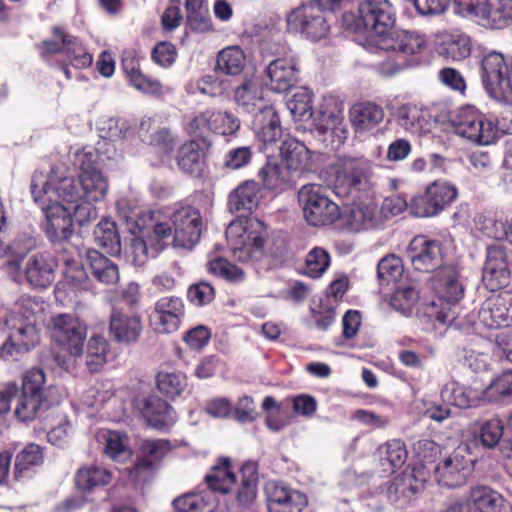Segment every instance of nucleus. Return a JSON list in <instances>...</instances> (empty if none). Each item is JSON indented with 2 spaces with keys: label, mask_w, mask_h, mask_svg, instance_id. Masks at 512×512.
<instances>
[{
  "label": "nucleus",
  "mask_w": 512,
  "mask_h": 512,
  "mask_svg": "<svg viewBox=\"0 0 512 512\" xmlns=\"http://www.w3.org/2000/svg\"><path fill=\"white\" fill-rule=\"evenodd\" d=\"M352 128L358 134H366L375 131L382 123L385 113L383 108L370 101L353 104L348 112Z\"/></svg>",
  "instance_id": "obj_24"
},
{
  "label": "nucleus",
  "mask_w": 512,
  "mask_h": 512,
  "mask_svg": "<svg viewBox=\"0 0 512 512\" xmlns=\"http://www.w3.org/2000/svg\"><path fill=\"white\" fill-rule=\"evenodd\" d=\"M94 237L97 244L108 251L120 250V238L114 221L102 219L94 230Z\"/></svg>",
  "instance_id": "obj_47"
},
{
  "label": "nucleus",
  "mask_w": 512,
  "mask_h": 512,
  "mask_svg": "<svg viewBox=\"0 0 512 512\" xmlns=\"http://www.w3.org/2000/svg\"><path fill=\"white\" fill-rule=\"evenodd\" d=\"M46 176L50 179L52 193L70 202L82 199L101 201L108 191V181L100 170L79 174V186L59 167L53 168Z\"/></svg>",
  "instance_id": "obj_6"
},
{
  "label": "nucleus",
  "mask_w": 512,
  "mask_h": 512,
  "mask_svg": "<svg viewBox=\"0 0 512 512\" xmlns=\"http://www.w3.org/2000/svg\"><path fill=\"white\" fill-rule=\"evenodd\" d=\"M10 330L7 340L0 347V358L7 360L33 348L40 339L39 325L10 316L7 320Z\"/></svg>",
  "instance_id": "obj_13"
},
{
  "label": "nucleus",
  "mask_w": 512,
  "mask_h": 512,
  "mask_svg": "<svg viewBox=\"0 0 512 512\" xmlns=\"http://www.w3.org/2000/svg\"><path fill=\"white\" fill-rule=\"evenodd\" d=\"M245 54L239 46H228L217 56V68L227 75H238L245 67Z\"/></svg>",
  "instance_id": "obj_44"
},
{
  "label": "nucleus",
  "mask_w": 512,
  "mask_h": 512,
  "mask_svg": "<svg viewBox=\"0 0 512 512\" xmlns=\"http://www.w3.org/2000/svg\"><path fill=\"white\" fill-rule=\"evenodd\" d=\"M334 170L338 182L356 187L368 179L372 167L364 157L342 156L337 159Z\"/></svg>",
  "instance_id": "obj_26"
},
{
  "label": "nucleus",
  "mask_w": 512,
  "mask_h": 512,
  "mask_svg": "<svg viewBox=\"0 0 512 512\" xmlns=\"http://www.w3.org/2000/svg\"><path fill=\"white\" fill-rule=\"evenodd\" d=\"M205 152L196 141H189L181 146L177 156L178 166L186 173L199 175Z\"/></svg>",
  "instance_id": "obj_41"
},
{
  "label": "nucleus",
  "mask_w": 512,
  "mask_h": 512,
  "mask_svg": "<svg viewBox=\"0 0 512 512\" xmlns=\"http://www.w3.org/2000/svg\"><path fill=\"white\" fill-rule=\"evenodd\" d=\"M98 439L103 443L105 455L112 460L125 462L131 457L132 451L127 435L117 431L102 430L98 434Z\"/></svg>",
  "instance_id": "obj_34"
},
{
  "label": "nucleus",
  "mask_w": 512,
  "mask_h": 512,
  "mask_svg": "<svg viewBox=\"0 0 512 512\" xmlns=\"http://www.w3.org/2000/svg\"><path fill=\"white\" fill-rule=\"evenodd\" d=\"M31 193L45 213L47 237L54 242L69 239L73 234V217L66 203L52 193L50 179L41 172L35 173Z\"/></svg>",
  "instance_id": "obj_4"
},
{
  "label": "nucleus",
  "mask_w": 512,
  "mask_h": 512,
  "mask_svg": "<svg viewBox=\"0 0 512 512\" xmlns=\"http://www.w3.org/2000/svg\"><path fill=\"white\" fill-rule=\"evenodd\" d=\"M260 198L261 190L259 185L253 180H248L240 184L229 195L228 205L233 212L241 210L252 211L259 204Z\"/></svg>",
  "instance_id": "obj_33"
},
{
  "label": "nucleus",
  "mask_w": 512,
  "mask_h": 512,
  "mask_svg": "<svg viewBox=\"0 0 512 512\" xmlns=\"http://www.w3.org/2000/svg\"><path fill=\"white\" fill-rule=\"evenodd\" d=\"M469 501L480 512H512L511 504L488 486L473 487L470 490Z\"/></svg>",
  "instance_id": "obj_31"
},
{
  "label": "nucleus",
  "mask_w": 512,
  "mask_h": 512,
  "mask_svg": "<svg viewBox=\"0 0 512 512\" xmlns=\"http://www.w3.org/2000/svg\"><path fill=\"white\" fill-rule=\"evenodd\" d=\"M170 443L167 440L155 439L144 440L140 446V458L151 461V466L160 461L169 451Z\"/></svg>",
  "instance_id": "obj_63"
},
{
  "label": "nucleus",
  "mask_w": 512,
  "mask_h": 512,
  "mask_svg": "<svg viewBox=\"0 0 512 512\" xmlns=\"http://www.w3.org/2000/svg\"><path fill=\"white\" fill-rule=\"evenodd\" d=\"M56 266L49 254L36 253L27 259L23 275L30 286L46 288L54 281Z\"/></svg>",
  "instance_id": "obj_23"
},
{
  "label": "nucleus",
  "mask_w": 512,
  "mask_h": 512,
  "mask_svg": "<svg viewBox=\"0 0 512 512\" xmlns=\"http://www.w3.org/2000/svg\"><path fill=\"white\" fill-rule=\"evenodd\" d=\"M478 324L500 329L512 324V291H502L486 298L478 311Z\"/></svg>",
  "instance_id": "obj_16"
},
{
  "label": "nucleus",
  "mask_w": 512,
  "mask_h": 512,
  "mask_svg": "<svg viewBox=\"0 0 512 512\" xmlns=\"http://www.w3.org/2000/svg\"><path fill=\"white\" fill-rule=\"evenodd\" d=\"M435 202L431 200V197L428 196V192L425 191L421 194L414 196L410 202V212L416 217L426 218V217H434L442 212V210L434 204Z\"/></svg>",
  "instance_id": "obj_64"
},
{
  "label": "nucleus",
  "mask_w": 512,
  "mask_h": 512,
  "mask_svg": "<svg viewBox=\"0 0 512 512\" xmlns=\"http://www.w3.org/2000/svg\"><path fill=\"white\" fill-rule=\"evenodd\" d=\"M280 156L288 170H299L308 165L310 151L298 140L287 138L280 146Z\"/></svg>",
  "instance_id": "obj_37"
},
{
  "label": "nucleus",
  "mask_w": 512,
  "mask_h": 512,
  "mask_svg": "<svg viewBox=\"0 0 512 512\" xmlns=\"http://www.w3.org/2000/svg\"><path fill=\"white\" fill-rule=\"evenodd\" d=\"M207 266L210 273L229 282H239L244 276L243 271L239 267L221 257L210 259Z\"/></svg>",
  "instance_id": "obj_58"
},
{
  "label": "nucleus",
  "mask_w": 512,
  "mask_h": 512,
  "mask_svg": "<svg viewBox=\"0 0 512 512\" xmlns=\"http://www.w3.org/2000/svg\"><path fill=\"white\" fill-rule=\"evenodd\" d=\"M288 30L300 33L307 39L319 40L329 32L328 20L315 4H307L292 10L287 16Z\"/></svg>",
  "instance_id": "obj_12"
},
{
  "label": "nucleus",
  "mask_w": 512,
  "mask_h": 512,
  "mask_svg": "<svg viewBox=\"0 0 512 512\" xmlns=\"http://www.w3.org/2000/svg\"><path fill=\"white\" fill-rule=\"evenodd\" d=\"M175 512H211L212 507L202 494L191 493L183 495L173 502Z\"/></svg>",
  "instance_id": "obj_60"
},
{
  "label": "nucleus",
  "mask_w": 512,
  "mask_h": 512,
  "mask_svg": "<svg viewBox=\"0 0 512 512\" xmlns=\"http://www.w3.org/2000/svg\"><path fill=\"white\" fill-rule=\"evenodd\" d=\"M390 43H382L378 50L394 52L407 60L408 56L422 53L427 46L425 36L416 31L395 30L386 37Z\"/></svg>",
  "instance_id": "obj_22"
},
{
  "label": "nucleus",
  "mask_w": 512,
  "mask_h": 512,
  "mask_svg": "<svg viewBox=\"0 0 512 512\" xmlns=\"http://www.w3.org/2000/svg\"><path fill=\"white\" fill-rule=\"evenodd\" d=\"M342 24L349 31L367 34L364 47L375 51L382 43L391 42L386 37L395 28L396 11L389 0H365L342 15Z\"/></svg>",
  "instance_id": "obj_1"
},
{
  "label": "nucleus",
  "mask_w": 512,
  "mask_h": 512,
  "mask_svg": "<svg viewBox=\"0 0 512 512\" xmlns=\"http://www.w3.org/2000/svg\"><path fill=\"white\" fill-rule=\"evenodd\" d=\"M132 405L147 424L156 429H167L176 421L173 408L157 395L139 392L133 398Z\"/></svg>",
  "instance_id": "obj_14"
},
{
  "label": "nucleus",
  "mask_w": 512,
  "mask_h": 512,
  "mask_svg": "<svg viewBox=\"0 0 512 512\" xmlns=\"http://www.w3.org/2000/svg\"><path fill=\"white\" fill-rule=\"evenodd\" d=\"M108 343L101 336H93L87 344L85 364L90 372L99 371L106 363Z\"/></svg>",
  "instance_id": "obj_45"
},
{
  "label": "nucleus",
  "mask_w": 512,
  "mask_h": 512,
  "mask_svg": "<svg viewBox=\"0 0 512 512\" xmlns=\"http://www.w3.org/2000/svg\"><path fill=\"white\" fill-rule=\"evenodd\" d=\"M298 201L305 221L313 227H324L337 223L341 216L339 206L316 184L304 185L298 192Z\"/></svg>",
  "instance_id": "obj_8"
},
{
  "label": "nucleus",
  "mask_w": 512,
  "mask_h": 512,
  "mask_svg": "<svg viewBox=\"0 0 512 512\" xmlns=\"http://www.w3.org/2000/svg\"><path fill=\"white\" fill-rule=\"evenodd\" d=\"M184 303L176 296H165L158 299L150 314V324L153 329L162 334L176 332L184 316Z\"/></svg>",
  "instance_id": "obj_17"
},
{
  "label": "nucleus",
  "mask_w": 512,
  "mask_h": 512,
  "mask_svg": "<svg viewBox=\"0 0 512 512\" xmlns=\"http://www.w3.org/2000/svg\"><path fill=\"white\" fill-rule=\"evenodd\" d=\"M88 260L94 277L106 285H114L120 279L118 266L98 251L88 252Z\"/></svg>",
  "instance_id": "obj_38"
},
{
  "label": "nucleus",
  "mask_w": 512,
  "mask_h": 512,
  "mask_svg": "<svg viewBox=\"0 0 512 512\" xmlns=\"http://www.w3.org/2000/svg\"><path fill=\"white\" fill-rule=\"evenodd\" d=\"M258 474L256 466L253 463H246L241 467L240 480L236 479V484L231 492H234L235 500L240 507H249L257 497Z\"/></svg>",
  "instance_id": "obj_30"
},
{
  "label": "nucleus",
  "mask_w": 512,
  "mask_h": 512,
  "mask_svg": "<svg viewBox=\"0 0 512 512\" xmlns=\"http://www.w3.org/2000/svg\"><path fill=\"white\" fill-rule=\"evenodd\" d=\"M432 288L435 297L425 305V314L441 324H453L459 317L460 301L464 297V287L455 267L436 270L432 277Z\"/></svg>",
  "instance_id": "obj_3"
},
{
  "label": "nucleus",
  "mask_w": 512,
  "mask_h": 512,
  "mask_svg": "<svg viewBox=\"0 0 512 512\" xmlns=\"http://www.w3.org/2000/svg\"><path fill=\"white\" fill-rule=\"evenodd\" d=\"M253 128L257 136L266 143L275 142L282 134L279 116L272 106L259 108L254 115Z\"/></svg>",
  "instance_id": "obj_32"
},
{
  "label": "nucleus",
  "mask_w": 512,
  "mask_h": 512,
  "mask_svg": "<svg viewBox=\"0 0 512 512\" xmlns=\"http://www.w3.org/2000/svg\"><path fill=\"white\" fill-rule=\"evenodd\" d=\"M158 390L174 398L182 393L186 386V377L180 372H159L156 377Z\"/></svg>",
  "instance_id": "obj_50"
},
{
  "label": "nucleus",
  "mask_w": 512,
  "mask_h": 512,
  "mask_svg": "<svg viewBox=\"0 0 512 512\" xmlns=\"http://www.w3.org/2000/svg\"><path fill=\"white\" fill-rule=\"evenodd\" d=\"M426 190L436 206L442 211L451 205L458 196V190L452 183L446 180H435L430 183Z\"/></svg>",
  "instance_id": "obj_46"
},
{
  "label": "nucleus",
  "mask_w": 512,
  "mask_h": 512,
  "mask_svg": "<svg viewBox=\"0 0 512 512\" xmlns=\"http://www.w3.org/2000/svg\"><path fill=\"white\" fill-rule=\"evenodd\" d=\"M44 383V372L34 368L25 374L21 391L13 388L14 415L19 421H33L41 411Z\"/></svg>",
  "instance_id": "obj_10"
},
{
  "label": "nucleus",
  "mask_w": 512,
  "mask_h": 512,
  "mask_svg": "<svg viewBox=\"0 0 512 512\" xmlns=\"http://www.w3.org/2000/svg\"><path fill=\"white\" fill-rule=\"evenodd\" d=\"M262 98V91L253 80H246L235 90L234 94L237 104L244 107L248 112L252 111V108L262 101Z\"/></svg>",
  "instance_id": "obj_53"
},
{
  "label": "nucleus",
  "mask_w": 512,
  "mask_h": 512,
  "mask_svg": "<svg viewBox=\"0 0 512 512\" xmlns=\"http://www.w3.org/2000/svg\"><path fill=\"white\" fill-rule=\"evenodd\" d=\"M510 272L507 267L506 254L501 246H490L483 270L482 281L490 291L505 286L509 281Z\"/></svg>",
  "instance_id": "obj_21"
},
{
  "label": "nucleus",
  "mask_w": 512,
  "mask_h": 512,
  "mask_svg": "<svg viewBox=\"0 0 512 512\" xmlns=\"http://www.w3.org/2000/svg\"><path fill=\"white\" fill-rule=\"evenodd\" d=\"M47 330L56 343L68 356H57L58 364L68 372H75L83 356L87 338V326L71 313H57L47 322Z\"/></svg>",
  "instance_id": "obj_5"
},
{
  "label": "nucleus",
  "mask_w": 512,
  "mask_h": 512,
  "mask_svg": "<svg viewBox=\"0 0 512 512\" xmlns=\"http://www.w3.org/2000/svg\"><path fill=\"white\" fill-rule=\"evenodd\" d=\"M265 236V226L257 218H239L226 229L228 246L240 262H254L262 258Z\"/></svg>",
  "instance_id": "obj_7"
},
{
  "label": "nucleus",
  "mask_w": 512,
  "mask_h": 512,
  "mask_svg": "<svg viewBox=\"0 0 512 512\" xmlns=\"http://www.w3.org/2000/svg\"><path fill=\"white\" fill-rule=\"evenodd\" d=\"M43 461L42 450L39 445L29 444L20 451L15 460V477L20 478L23 473L33 466L41 464Z\"/></svg>",
  "instance_id": "obj_54"
},
{
  "label": "nucleus",
  "mask_w": 512,
  "mask_h": 512,
  "mask_svg": "<svg viewBox=\"0 0 512 512\" xmlns=\"http://www.w3.org/2000/svg\"><path fill=\"white\" fill-rule=\"evenodd\" d=\"M396 116L401 128L418 136L431 133L435 125L430 112L426 108L414 104L400 106Z\"/></svg>",
  "instance_id": "obj_25"
},
{
  "label": "nucleus",
  "mask_w": 512,
  "mask_h": 512,
  "mask_svg": "<svg viewBox=\"0 0 512 512\" xmlns=\"http://www.w3.org/2000/svg\"><path fill=\"white\" fill-rule=\"evenodd\" d=\"M442 399L459 408L467 409L486 403L483 388L479 385H461L451 382L441 391Z\"/></svg>",
  "instance_id": "obj_27"
},
{
  "label": "nucleus",
  "mask_w": 512,
  "mask_h": 512,
  "mask_svg": "<svg viewBox=\"0 0 512 512\" xmlns=\"http://www.w3.org/2000/svg\"><path fill=\"white\" fill-rule=\"evenodd\" d=\"M407 256L416 270L430 272L441 262L442 250L439 242L420 235L410 242Z\"/></svg>",
  "instance_id": "obj_20"
},
{
  "label": "nucleus",
  "mask_w": 512,
  "mask_h": 512,
  "mask_svg": "<svg viewBox=\"0 0 512 512\" xmlns=\"http://www.w3.org/2000/svg\"><path fill=\"white\" fill-rule=\"evenodd\" d=\"M504 432V423L499 418H491L479 425L478 439L482 446L492 449L496 447Z\"/></svg>",
  "instance_id": "obj_51"
},
{
  "label": "nucleus",
  "mask_w": 512,
  "mask_h": 512,
  "mask_svg": "<svg viewBox=\"0 0 512 512\" xmlns=\"http://www.w3.org/2000/svg\"><path fill=\"white\" fill-rule=\"evenodd\" d=\"M474 468V460L466 445H460L435 467L436 481L445 487L464 485Z\"/></svg>",
  "instance_id": "obj_11"
},
{
  "label": "nucleus",
  "mask_w": 512,
  "mask_h": 512,
  "mask_svg": "<svg viewBox=\"0 0 512 512\" xmlns=\"http://www.w3.org/2000/svg\"><path fill=\"white\" fill-rule=\"evenodd\" d=\"M287 108L296 121L308 120L312 116V96L306 90L295 93L287 102Z\"/></svg>",
  "instance_id": "obj_56"
},
{
  "label": "nucleus",
  "mask_w": 512,
  "mask_h": 512,
  "mask_svg": "<svg viewBox=\"0 0 512 512\" xmlns=\"http://www.w3.org/2000/svg\"><path fill=\"white\" fill-rule=\"evenodd\" d=\"M382 223L378 205L374 201L354 204L341 212L337 227L349 232H360Z\"/></svg>",
  "instance_id": "obj_18"
},
{
  "label": "nucleus",
  "mask_w": 512,
  "mask_h": 512,
  "mask_svg": "<svg viewBox=\"0 0 512 512\" xmlns=\"http://www.w3.org/2000/svg\"><path fill=\"white\" fill-rule=\"evenodd\" d=\"M87 274L82 267L70 268L66 273L65 281L57 284L55 288V295L58 300L64 302L66 298H72L71 294L75 295L76 290H83L87 288Z\"/></svg>",
  "instance_id": "obj_43"
},
{
  "label": "nucleus",
  "mask_w": 512,
  "mask_h": 512,
  "mask_svg": "<svg viewBox=\"0 0 512 512\" xmlns=\"http://www.w3.org/2000/svg\"><path fill=\"white\" fill-rule=\"evenodd\" d=\"M172 243L176 247L192 248L199 240L202 220L199 211L191 206L177 209L171 217Z\"/></svg>",
  "instance_id": "obj_15"
},
{
  "label": "nucleus",
  "mask_w": 512,
  "mask_h": 512,
  "mask_svg": "<svg viewBox=\"0 0 512 512\" xmlns=\"http://www.w3.org/2000/svg\"><path fill=\"white\" fill-rule=\"evenodd\" d=\"M471 50V39L468 35L453 33L445 37L439 45L437 52L445 59L461 61L470 56Z\"/></svg>",
  "instance_id": "obj_36"
},
{
  "label": "nucleus",
  "mask_w": 512,
  "mask_h": 512,
  "mask_svg": "<svg viewBox=\"0 0 512 512\" xmlns=\"http://www.w3.org/2000/svg\"><path fill=\"white\" fill-rule=\"evenodd\" d=\"M329 265V253L321 247H315L306 256L303 273L311 278H319Z\"/></svg>",
  "instance_id": "obj_52"
},
{
  "label": "nucleus",
  "mask_w": 512,
  "mask_h": 512,
  "mask_svg": "<svg viewBox=\"0 0 512 512\" xmlns=\"http://www.w3.org/2000/svg\"><path fill=\"white\" fill-rule=\"evenodd\" d=\"M45 304L37 298L23 295L15 302L14 309L10 316L26 322H34L39 325L43 320Z\"/></svg>",
  "instance_id": "obj_42"
},
{
  "label": "nucleus",
  "mask_w": 512,
  "mask_h": 512,
  "mask_svg": "<svg viewBox=\"0 0 512 512\" xmlns=\"http://www.w3.org/2000/svg\"><path fill=\"white\" fill-rule=\"evenodd\" d=\"M55 36L63 43V54L70 65L77 69L89 67L93 62L92 55L77 38L66 35L62 30H55Z\"/></svg>",
  "instance_id": "obj_35"
},
{
  "label": "nucleus",
  "mask_w": 512,
  "mask_h": 512,
  "mask_svg": "<svg viewBox=\"0 0 512 512\" xmlns=\"http://www.w3.org/2000/svg\"><path fill=\"white\" fill-rule=\"evenodd\" d=\"M112 472L104 467L90 465L81 467L75 474L78 489L91 491L96 487L108 485L112 481Z\"/></svg>",
  "instance_id": "obj_39"
},
{
  "label": "nucleus",
  "mask_w": 512,
  "mask_h": 512,
  "mask_svg": "<svg viewBox=\"0 0 512 512\" xmlns=\"http://www.w3.org/2000/svg\"><path fill=\"white\" fill-rule=\"evenodd\" d=\"M271 89L276 92L289 90L298 80V69L292 58H279L267 67Z\"/></svg>",
  "instance_id": "obj_29"
},
{
  "label": "nucleus",
  "mask_w": 512,
  "mask_h": 512,
  "mask_svg": "<svg viewBox=\"0 0 512 512\" xmlns=\"http://www.w3.org/2000/svg\"><path fill=\"white\" fill-rule=\"evenodd\" d=\"M288 169L277 164L268 163L260 171L263 184L268 189H279L288 180Z\"/></svg>",
  "instance_id": "obj_61"
},
{
  "label": "nucleus",
  "mask_w": 512,
  "mask_h": 512,
  "mask_svg": "<svg viewBox=\"0 0 512 512\" xmlns=\"http://www.w3.org/2000/svg\"><path fill=\"white\" fill-rule=\"evenodd\" d=\"M69 207L71 214L74 216L75 221L83 226L88 224L90 221L97 218V210L92 204L94 201L88 199H82L75 202L68 200H62Z\"/></svg>",
  "instance_id": "obj_62"
},
{
  "label": "nucleus",
  "mask_w": 512,
  "mask_h": 512,
  "mask_svg": "<svg viewBox=\"0 0 512 512\" xmlns=\"http://www.w3.org/2000/svg\"><path fill=\"white\" fill-rule=\"evenodd\" d=\"M212 133L233 135L240 128V120L227 111L210 110Z\"/></svg>",
  "instance_id": "obj_55"
},
{
  "label": "nucleus",
  "mask_w": 512,
  "mask_h": 512,
  "mask_svg": "<svg viewBox=\"0 0 512 512\" xmlns=\"http://www.w3.org/2000/svg\"><path fill=\"white\" fill-rule=\"evenodd\" d=\"M451 123L457 135L479 145H490L498 137L494 121L472 105L458 108L451 117Z\"/></svg>",
  "instance_id": "obj_9"
},
{
  "label": "nucleus",
  "mask_w": 512,
  "mask_h": 512,
  "mask_svg": "<svg viewBox=\"0 0 512 512\" xmlns=\"http://www.w3.org/2000/svg\"><path fill=\"white\" fill-rule=\"evenodd\" d=\"M98 160V152L90 146L76 149L71 156L72 164L79 170V174L99 170L97 167Z\"/></svg>",
  "instance_id": "obj_59"
},
{
  "label": "nucleus",
  "mask_w": 512,
  "mask_h": 512,
  "mask_svg": "<svg viewBox=\"0 0 512 512\" xmlns=\"http://www.w3.org/2000/svg\"><path fill=\"white\" fill-rule=\"evenodd\" d=\"M109 330L114 340L130 344L139 339L143 326L139 315L115 310L110 317Z\"/></svg>",
  "instance_id": "obj_28"
},
{
  "label": "nucleus",
  "mask_w": 512,
  "mask_h": 512,
  "mask_svg": "<svg viewBox=\"0 0 512 512\" xmlns=\"http://www.w3.org/2000/svg\"><path fill=\"white\" fill-rule=\"evenodd\" d=\"M486 402H499L512 395V371L503 372L483 389Z\"/></svg>",
  "instance_id": "obj_49"
},
{
  "label": "nucleus",
  "mask_w": 512,
  "mask_h": 512,
  "mask_svg": "<svg viewBox=\"0 0 512 512\" xmlns=\"http://www.w3.org/2000/svg\"><path fill=\"white\" fill-rule=\"evenodd\" d=\"M270 512H302L307 506V497L278 482H268L265 488Z\"/></svg>",
  "instance_id": "obj_19"
},
{
  "label": "nucleus",
  "mask_w": 512,
  "mask_h": 512,
  "mask_svg": "<svg viewBox=\"0 0 512 512\" xmlns=\"http://www.w3.org/2000/svg\"><path fill=\"white\" fill-rule=\"evenodd\" d=\"M488 15L483 22V27L490 29H502L512 23V0H498L497 7L493 10L489 5Z\"/></svg>",
  "instance_id": "obj_48"
},
{
  "label": "nucleus",
  "mask_w": 512,
  "mask_h": 512,
  "mask_svg": "<svg viewBox=\"0 0 512 512\" xmlns=\"http://www.w3.org/2000/svg\"><path fill=\"white\" fill-rule=\"evenodd\" d=\"M127 229L134 235L130 242L128 257L138 266L162 251L172 232L169 219L160 211L143 212L129 218Z\"/></svg>",
  "instance_id": "obj_2"
},
{
  "label": "nucleus",
  "mask_w": 512,
  "mask_h": 512,
  "mask_svg": "<svg viewBox=\"0 0 512 512\" xmlns=\"http://www.w3.org/2000/svg\"><path fill=\"white\" fill-rule=\"evenodd\" d=\"M205 479L211 490L224 494L231 492L236 484V477L228 458L219 459Z\"/></svg>",
  "instance_id": "obj_40"
},
{
  "label": "nucleus",
  "mask_w": 512,
  "mask_h": 512,
  "mask_svg": "<svg viewBox=\"0 0 512 512\" xmlns=\"http://www.w3.org/2000/svg\"><path fill=\"white\" fill-rule=\"evenodd\" d=\"M419 299L418 292L410 286L399 287L390 299L392 308L403 315H409Z\"/></svg>",
  "instance_id": "obj_57"
}]
</instances>
